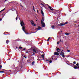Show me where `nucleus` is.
Returning <instances> with one entry per match:
<instances>
[{"label": "nucleus", "mask_w": 79, "mask_h": 79, "mask_svg": "<svg viewBox=\"0 0 79 79\" xmlns=\"http://www.w3.org/2000/svg\"><path fill=\"white\" fill-rule=\"evenodd\" d=\"M41 57H42V58H43V60H44V55L42 54L41 55Z\"/></svg>", "instance_id": "ddd939ff"}, {"label": "nucleus", "mask_w": 79, "mask_h": 79, "mask_svg": "<svg viewBox=\"0 0 79 79\" xmlns=\"http://www.w3.org/2000/svg\"><path fill=\"white\" fill-rule=\"evenodd\" d=\"M41 14L44 17V12H43V10H41Z\"/></svg>", "instance_id": "f8f14e48"}, {"label": "nucleus", "mask_w": 79, "mask_h": 79, "mask_svg": "<svg viewBox=\"0 0 79 79\" xmlns=\"http://www.w3.org/2000/svg\"><path fill=\"white\" fill-rule=\"evenodd\" d=\"M2 10H1V11H0V12H2Z\"/></svg>", "instance_id": "6e6d98bb"}, {"label": "nucleus", "mask_w": 79, "mask_h": 79, "mask_svg": "<svg viewBox=\"0 0 79 79\" xmlns=\"http://www.w3.org/2000/svg\"><path fill=\"white\" fill-rule=\"evenodd\" d=\"M20 24L21 26L22 27V30H23V31L26 34H32V33H33V34H34V33H35V32H37V31H38V30H37L35 31V32H31L30 33H28V32H27L25 31V27L23 26H24L25 24H24V22L23 20H22V21H20Z\"/></svg>", "instance_id": "f257e3e1"}, {"label": "nucleus", "mask_w": 79, "mask_h": 79, "mask_svg": "<svg viewBox=\"0 0 79 79\" xmlns=\"http://www.w3.org/2000/svg\"><path fill=\"white\" fill-rule=\"evenodd\" d=\"M23 57H24V58H27V57H26V56H23Z\"/></svg>", "instance_id": "2f4dec72"}, {"label": "nucleus", "mask_w": 79, "mask_h": 79, "mask_svg": "<svg viewBox=\"0 0 79 79\" xmlns=\"http://www.w3.org/2000/svg\"><path fill=\"white\" fill-rule=\"evenodd\" d=\"M52 60H56V56H53L51 57Z\"/></svg>", "instance_id": "20e7f679"}, {"label": "nucleus", "mask_w": 79, "mask_h": 79, "mask_svg": "<svg viewBox=\"0 0 79 79\" xmlns=\"http://www.w3.org/2000/svg\"><path fill=\"white\" fill-rule=\"evenodd\" d=\"M16 48H18V47H16Z\"/></svg>", "instance_id": "603ef678"}, {"label": "nucleus", "mask_w": 79, "mask_h": 79, "mask_svg": "<svg viewBox=\"0 0 79 79\" xmlns=\"http://www.w3.org/2000/svg\"><path fill=\"white\" fill-rule=\"evenodd\" d=\"M42 19L43 21H44V18H42Z\"/></svg>", "instance_id": "473e14b6"}, {"label": "nucleus", "mask_w": 79, "mask_h": 79, "mask_svg": "<svg viewBox=\"0 0 79 79\" xmlns=\"http://www.w3.org/2000/svg\"><path fill=\"white\" fill-rule=\"evenodd\" d=\"M41 29V27H40V26H39L38 28H36V29H37V30H40Z\"/></svg>", "instance_id": "1a4fd4ad"}, {"label": "nucleus", "mask_w": 79, "mask_h": 79, "mask_svg": "<svg viewBox=\"0 0 79 79\" xmlns=\"http://www.w3.org/2000/svg\"><path fill=\"white\" fill-rule=\"evenodd\" d=\"M50 60H48L47 59H46V61H50Z\"/></svg>", "instance_id": "f704fd0d"}, {"label": "nucleus", "mask_w": 79, "mask_h": 79, "mask_svg": "<svg viewBox=\"0 0 79 79\" xmlns=\"http://www.w3.org/2000/svg\"><path fill=\"white\" fill-rule=\"evenodd\" d=\"M78 27H79V25L78 26Z\"/></svg>", "instance_id": "052dcab7"}, {"label": "nucleus", "mask_w": 79, "mask_h": 79, "mask_svg": "<svg viewBox=\"0 0 79 79\" xmlns=\"http://www.w3.org/2000/svg\"><path fill=\"white\" fill-rule=\"evenodd\" d=\"M20 51H21L20 50Z\"/></svg>", "instance_id": "0e129e2a"}, {"label": "nucleus", "mask_w": 79, "mask_h": 79, "mask_svg": "<svg viewBox=\"0 0 79 79\" xmlns=\"http://www.w3.org/2000/svg\"><path fill=\"white\" fill-rule=\"evenodd\" d=\"M0 73H4V71H0Z\"/></svg>", "instance_id": "b1692460"}, {"label": "nucleus", "mask_w": 79, "mask_h": 79, "mask_svg": "<svg viewBox=\"0 0 79 79\" xmlns=\"http://www.w3.org/2000/svg\"><path fill=\"white\" fill-rule=\"evenodd\" d=\"M68 24V23L66 22L64 23H60L59 24H56V26H63L65 25V24Z\"/></svg>", "instance_id": "f03ea898"}, {"label": "nucleus", "mask_w": 79, "mask_h": 79, "mask_svg": "<svg viewBox=\"0 0 79 79\" xmlns=\"http://www.w3.org/2000/svg\"><path fill=\"white\" fill-rule=\"evenodd\" d=\"M34 63H35V61H33L32 62L31 64H32V65H34Z\"/></svg>", "instance_id": "4468645a"}, {"label": "nucleus", "mask_w": 79, "mask_h": 79, "mask_svg": "<svg viewBox=\"0 0 79 79\" xmlns=\"http://www.w3.org/2000/svg\"><path fill=\"white\" fill-rule=\"evenodd\" d=\"M41 24H43V23H44V22H43V21H42V20H41Z\"/></svg>", "instance_id": "aec40b11"}, {"label": "nucleus", "mask_w": 79, "mask_h": 79, "mask_svg": "<svg viewBox=\"0 0 79 79\" xmlns=\"http://www.w3.org/2000/svg\"><path fill=\"white\" fill-rule=\"evenodd\" d=\"M15 11H16V9H12V11H15Z\"/></svg>", "instance_id": "a211bd4d"}, {"label": "nucleus", "mask_w": 79, "mask_h": 79, "mask_svg": "<svg viewBox=\"0 0 79 79\" xmlns=\"http://www.w3.org/2000/svg\"><path fill=\"white\" fill-rule=\"evenodd\" d=\"M50 39H51V38L50 37L48 38V39L49 40Z\"/></svg>", "instance_id": "58836bf2"}, {"label": "nucleus", "mask_w": 79, "mask_h": 79, "mask_svg": "<svg viewBox=\"0 0 79 79\" xmlns=\"http://www.w3.org/2000/svg\"><path fill=\"white\" fill-rule=\"evenodd\" d=\"M73 64H76V61H74L73 62Z\"/></svg>", "instance_id": "cd10ccee"}, {"label": "nucleus", "mask_w": 79, "mask_h": 79, "mask_svg": "<svg viewBox=\"0 0 79 79\" xmlns=\"http://www.w3.org/2000/svg\"><path fill=\"white\" fill-rule=\"evenodd\" d=\"M47 41H49V39H48L47 40Z\"/></svg>", "instance_id": "37998d69"}, {"label": "nucleus", "mask_w": 79, "mask_h": 79, "mask_svg": "<svg viewBox=\"0 0 79 79\" xmlns=\"http://www.w3.org/2000/svg\"><path fill=\"white\" fill-rule=\"evenodd\" d=\"M19 19L20 20V19L19 18Z\"/></svg>", "instance_id": "864d4df0"}, {"label": "nucleus", "mask_w": 79, "mask_h": 79, "mask_svg": "<svg viewBox=\"0 0 79 79\" xmlns=\"http://www.w3.org/2000/svg\"><path fill=\"white\" fill-rule=\"evenodd\" d=\"M17 15L18 16V13H17Z\"/></svg>", "instance_id": "4d7b16f0"}, {"label": "nucleus", "mask_w": 79, "mask_h": 79, "mask_svg": "<svg viewBox=\"0 0 79 79\" xmlns=\"http://www.w3.org/2000/svg\"><path fill=\"white\" fill-rule=\"evenodd\" d=\"M61 32H62V31H61Z\"/></svg>", "instance_id": "680f3d73"}, {"label": "nucleus", "mask_w": 79, "mask_h": 79, "mask_svg": "<svg viewBox=\"0 0 79 79\" xmlns=\"http://www.w3.org/2000/svg\"><path fill=\"white\" fill-rule=\"evenodd\" d=\"M31 58H32V60H34V57H31Z\"/></svg>", "instance_id": "412c9836"}, {"label": "nucleus", "mask_w": 79, "mask_h": 79, "mask_svg": "<svg viewBox=\"0 0 79 79\" xmlns=\"http://www.w3.org/2000/svg\"><path fill=\"white\" fill-rule=\"evenodd\" d=\"M37 12L38 13H39V10H37Z\"/></svg>", "instance_id": "a19ab883"}, {"label": "nucleus", "mask_w": 79, "mask_h": 79, "mask_svg": "<svg viewBox=\"0 0 79 79\" xmlns=\"http://www.w3.org/2000/svg\"><path fill=\"white\" fill-rule=\"evenodd\" d=\"M30 23L32 24V25H34L33 26H36V25L34 23V21H33V20H31L30 21Z\"/></svg>", "instance_id": "39448f33"}, {"label": "nucleus", "mask_w": 79, "mask_h": 79, "mask_svg": "<svg viewBox=\"0 0 79 79\" xmlns=\"http://www.w3.org/2000/svg\"><path fill=\"white\" fill-rule=\"evenodd\" d=\"M52 60H50L49 61V63H52Z\"/></svg>", "instance_id": "a878e982"}, {"label": "nucleus", "mask_w": 79, "mask_h": 79, "mask_svg": "<svg viewBox=\"0 0 79 79\" xmlns=\"http://www.w3.org/2000/svg\"><path fill=\"white\" fill-rule=\"evenodd\" d=\"M54 55H59V53L57 52H55Z\"/></svg>", "instance_id": "0eeeda50"}, {"label": "nucleus", "mask_w": 79, "mask_h": 79, "mask_svg": "<svg viewBox=\"0 0 79 79\" xmlns=\"http://www.w3.org/2000/svg\"><path fill=\"white\" fill-rule=\"evenodd\" d=\"M42 5H43V6H44V5L43 4H41Z\"/></svg>", "instance_id": "de8ad7c7"}, {"label": "nucleus", "mask_w": 79, "mask_h": 79, "mask_svg": "<svg viewBox=\"0 0 79 79\" xmlns=\"http://www.w3.org/2000/svg\"><path fill=\"white\" fill-rule=\"evenodd\" d=\"M67 52H70V50H67Z\"/></svg>", "instance_id": "c85d7f7f"}, {"label": "nucleus", "mask_w": 79, "mask_h": 79, "mask_svg": "<svg viewBox=\"0 0 79 79\" xmlns=\"http://www.w3.org/2000/svg\"><path fill=\"white\" fill-rule=\"evenodd\" d=\"M59 42H61V40H60Z\"/></svg>", "instance_id": "ea45409f"}, {"label": "nucleus", "mask_w": 79, "mask_h": 79, "mask_svg": "<svg viewBox=\"0 0 79 79\" xmlns=\"http://www.w3.org/2000/svg\"><path fill=\"white\" fill-rule=\"evenodd\" d=\"M29 52L27 51V52H26V53H29Z\"/></svg>", "instance_id": "e433bc0d"}, {"label": "nucleus", "mask_w": 79, "mask_h": 79, "mask_svg": "<svg viewBox=\"0 0 79 79\" xmlns=\"http://www.w3.org/2000/svg\"><path fill=\"white\" fill-rule=\"evenodd\" d=\"M2 18H1L0 19V21H2Z\"/></svg>", "instance_id": "4c0bfd02"}, {"label": "nucleus", "mask_w": 79, "mask_h": 79, "mask_svg": "<svg viewBox=\"0 0 79 79\" xmlns=\"http://www.w3.org/2000/svg\"><path fill=\"white\" fill-rule=\"evenodd\" d=\"M10 71H11V70H10Z\"/></svg>", "instance_id": "bf43d9fd"}, {"label": "nucleus", "mask_w": 79, "mask_h": 79, "mask_svg": "<svg viewBox=\"0 0 79 79\" xmlns=\"http://www.w3.org/2000/svg\"><path fill=\"white\" fill-rule=\"evenodd\" d=\"M2 68V66L0 65V69H1Z\"/></svg>", "instance_id": "5701e85b"}, {"label": "nucleus", "mask_w": 79, "mask_h": 79, "mask_svg": "<svg viewBox=\"0 0 79 79\" xmlns=\"http://www.w3.org/2000/svg\"><path fill=\"white\" fill-rule=\"evenodd\" d=\"M26 50V48H24L23 49V50Z\"/></svg>", "instance_id": "c9c22d12"}, {"label": "nucleus", "mask_w": 79, "mask_h": 79, "mask_svg": "<svg viewBox=\"0 0 79 79\" xmlns=\"http://www.w3.org/2000/svg\"><path fill=\"white\" fill-rule=\"evenodd\" d=\"M65 35H69V34L68 33H65Z\"/></svg>", "instance_id": "2eb2a0df"}, {"label": "nucleus", "mask_w": 79, "mask_h": 79, "mask_svg": "<svg viewBox=\"0 0 79 79\" xmlns=\"http://www.w3.org/2000/svg\"><path fill=\"white\" fill-rule=\"evenodd\" d=\"M33 9L35 12V10L34 9V6H33Z\"/></svg>", "instance_id": "6ab92c4d"}, {"label": "nucleus", "mask_w": 79, "mask_h": 79, "mask_svg": "<svg viewBox=\"0 0 79 79\" xmlns=\"http://www.w3.org/2000/svg\"><path fill=\"white\" fill-rule=\"evenodd\" d=\"M61 49H59L60 51H61Z\"/></svg>", "instance_id": "c03bdc74"}, {"label": "nucleus", "mask_w": 79, "mask_h": 79, "mask_svg": "<svg viewBox=\"0 0 79 79\" xmlns=\"http://www.w3.org/2000/svg\"><path fill=\"white\" fill-rule=\"evenodd\" d=\"M52 29H55V26L54 25H52Z\"/></svg>", "instance_id": "f3484780"}, {"label": "nucleus", "mask_w": 79, "mask_h": 79, "mask_svg": "<svg viewBox=\"0 0 79 79\" xmlns=\"http://www.w3.org/2000/svg\"><path fill=\"white\" fill-rule=\"evenodd\" d=\"M41 24H42V26L43 27H44L45 26V23H43Z\"/></svg>", "instance_id": "6e6552de"}, {"label": "nucleus", "mask_w": 79, "mask_h": 79, "mask_svg": "<svg viewBox=\"0 0 79 79\" xmlns=\"http://www.w3.org/2000/svg\"><path fill=\"white\" fill-rule=\"evenodd\" d=\"M16 20H18V17H16Z\"/></svg>", "instance_id": "72a5a7b5"}, {"label": "nucleus", "mask_w": 79, "mask_h": 79, "mask_svg": "<svg viewBox=\"0 0 79 79\" xmlns=\"http://www.w3.org/2000/svg\"><path fill=\"white\" fill-rule=\"evenodd\" d=\"M74 69H78L79 68L78 67H77L76 65H75V66L73 67Z\"/></svg>", "instance_id": "9b49d317"}, {"label": "nucleus", "mask_w": 79, "mask_h": 79, "mask_svg": "<svg viewBox=\"0 0 79 79\" xmlns=\"http://www.w3.org/2000/svg\"><path fill=\"white\" fill-rule=\"evenodd\" d=\"M33 54L34 55H35V53H34V52H33Z\"/></svg>", "instance_id": "79ce46f5"}, {"label": "nucleus", "mask_w": 79, "mask_h": 79, "mask_svg": "<svg viewBox=\"0 0 79 79\" xmlns=\"http://www.w3.org/2000/svg\"><path fill=\"white\" fill-rule=\"evenodd\" d=\"M72 64V65H74V64Z\"/></svg>", "instance_id": "8fccbe9b"}, {"label": "nucleus", "mask_w": 79, "mask_h": 79, "mask_svg": "<svg viewBox=\"0 0 79 79\" xmlns=\"http://www.w3.org/2000/svg\"><path fill=\"white\" fill-rule=\"evenodd\" d=\"M59 44H60V42L58 41L57 42V44L58 45H59Z\"/></svg>", "instance_id": "393cba45"}, {"label": "nucleus", "mask_w": 79, "mask_h": 79, "mask_svg": "<svg viewBox=\"0 0 79 79\" xmlns=\"http://www.w3.org/2000/svg\"><path fill=\"white\" fill-rule=\"evenodd\" d=\"M7 0H5V2H6V1H7Z\"/></svg>", "instance_id": "3c124183"}, {"label": "nucleus", "mask_w": 79, "mask_h": 79, "mask_svg": "<svg viewBox=\"0 0 79 79\" xmlns=\"http://www.w3.org/2000/svg\"><path fill=\"white\" fill-rule=\"evenodd\" d=\"M76 65L77 66H79V64L78 63H77L76 64Z\"/></svg>", "instance_id": "c756f323"}, {"label": "nucleus", "mask_w": 79, "mask_h": 79, "mask_svg": "<svg viewBox=\"0 0 79 79\" xmlns=\"http://www.w3.org/2000/svg\"><path fill=\"white\" fill-rule=\"evenodd\" d=\"M9 40H6V43L7 44H8V43L9 42Z\"/></svg>", "instance_id": "dca6fc26"}, {"label": "nucleus", "mask_w": 79, "mask_h": 79, "mask_svg": "<svg viewBox=\"0 0 79 79\" xmlns=\"http://www.w3.org/2000/svg\"><path fill=\"white\" fill-rule=\"evenodd\" d=\"M21 48H23V47H19V49H21Z\"/></svg>", "instance_id": "4be33fe9"}, {"label": "nucleus", "mask_w": 79, "mask_h": 79, "mask_svg": "<svg viewBox=\"0 0 79 79\" xmlns=\"http://www.w3.org/2000/svg\"><path fill=\"white\" fill-rule=\"evenodd\" d=\"M3 70H4V71H6V70H5V69H3Z\"/></svg>", "instance_id": "a18cd8bd"}, {"label": "nucleus", "mask_w": 79, "mask_h": 79, "mask_svg": "<svg viewBox=\"0 0 79 79\" xmlns=\"http://www.w3.org/2000/svg\"><path fill=\"white\" fill-rule=\"evenodd\" d=\"M5 10V8H4L2 10H1V11H4V10Z\"/></svg>", "instance_id": "bb28decb"}, {"label": "nucleus", "mask_w": 79, "mask_h": 79, "mask_svg": "<svg viewBox=\"0 0 79 79\" xmlns=\"http://www.w3.org/2000/svg\"><path fill=\"white\" fill-rule=\"evenodd\" d=\"M22 7H23V6H21Z\"/></svg>", "instance_id": "5fc2aeb1"}, {"label": "nucleus", "mask_w": 79, "mask_h": 79, "mask_svg": "<svg viewBox=\"0 0 79 79\" xmlns=\"http://www.w3.org/2000/svg\"><path fill=\"white\" fill-rule=\"evenodd\" d=\"M60 50V48H57V51H58V50Z\"/></svg>", "instance_id": "7c9ffc66"}, {"label": "nucleus", "mask_w": 79, "mask_h": 79, "mask_svg": "<svg viewBox=\"0 0 79 79\" xmlns=\"http://www.w3.org/2000/svg\"><path fill=\"white\" fill-rule=\"evenodd\" d=\"M48 7L50 8V10H52V11H53V10H54V9H53L52 8V7L50 6H49V5H48Z\"/></svg>", "instance_id": "423d86ee"}, {"label": "nucleus", "mask_w": 79, "mask_h": 79, "mask_svg": "<svg viewBox=\"0 0 79 79\" xmlns=\"http://www.w3.org/2000/svg\"><path fill=\"white\" fill-rule=\"evenodd\" d=\"M20 51H21L20 50Z\"/></svg>", "instance_id": "e2e57ef3"}, {"label": "nucleus", "mask_w": 79, "mask_h": 79, "mask_svg": "<svg viewBox=\"0 0 79 79\" xmlns=\"http://www.w3.org/2000/svg\"><path fill=\"white\" fill-rule=\"evenodd\" d=\"M62 51L60 53V55H61L63 57V58L65 57V56H64V53L63 52V49L61 50Z\"/></svg>", "instance_id": "7ed1b4c3"}, {"label": "nucleus", "mask_w": 79, "mask_h": 79, "mask_svg": "<svg viewBox=\"0 0 79 79\" xmlns=\"http://www.w3.org/2000/svg\"><path fill=\"white\" fill-rule=\"evenodd\" d=\"M32 50L33 52H34L35 53H36V50H35V49L33 48Z\"/></svg>", "instance_id": "9d476101"}, {"label": "nucleus", "mask_w": 79, "mask_h": 79, "mask_svg": "<svg viewBox=\"0 0 79 79\" xmlns=\"http://www.w3.org/2000/svg\"><path fill=\"white\" fill-rule=\"evenodd\" d=\"M78 68L79 67V65L78 66Z\"/></svg>", "instance_id": "13d9d810"}, {"label": "nucleus", "mask_w": 79, "mask_h": 79, "mask_svg": "<svg viewBox=\"0 0 79 79\" xmlns=\"http://www.w3.org/2000/svg\"><path fill=\"white\" fill-rule=\"evenodd\" d=\"M58 53H60V51H58Z\"/></svg>", "instance_id": "09e8293b"}, {"label": "nucleus", "mask_w": 79, "mask_h": 79, "mask_svg": "<svg viewBox=\"0 0 79 79\" xmlns=\"http://www.w3.org/2000/svg\"><path fill=\"white\" fill-rule=\"evenodd\" d=\"M3 34H4V35H6V34L5 33H3Z\"/></svg>", "instance_id": "49530a36"}]
</instances>
